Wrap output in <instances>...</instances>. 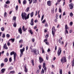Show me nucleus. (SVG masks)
<instances>
[{"label": "nucleus", "instance_id": "864d4df0", "mask_svg": "<svg viewBox=\"0 0 74 74\" xmlns=\"http://www.w3.org/2000/svg\"><path fill=\"white\" fill-rule=\"evenodd\" d=\"M73 30L72 29H71L69 31V33H71L72 32Z\"/></svg>", "mask_w": 74, "mask_h": 74}, {"label": "nucleus", "instance_id": "0eeeda50", "mask_svg": "<svg viewBox=\"0 0 74 74\" xmlns=\"http://www.w3.org/2000/svg\"><path fill=\"white\" fill-rule=\"evenodd\" d=\"M43 69H44V70H45V72H46V71H47V67L45 66V62H44L43 64Z\"/></svg>", "mask_w": 74, "mask_h": 74}, {"label": "nucleus", "instance_id": "cd10ccee", "mask_svg": "<svg viewBox=\"0 0 74 74\" xmlns=\"http://www.w3.org/2000/svg\"><path fill=\"white\" fill-rule=\"evenodd\" d=\"M29 8H30L29 7L27 8L26 10V12H28V11H29Z\"/></svg>", "mask_w": 74, "mask_h": 74}, {"label": "nucleus", "instance_id": "6e6d98bb", "mask_svg": "<svg viewBox=\"0 0 74 74\" xmlns=\"http://www.w3.org/2000/svg\"><path fill=\"white\" fill-rule=\"evenodd\" d=\"M70 25L71 26V25H73V22H71L70 23Z\"/></svg>", "mask_w": 74, "mask_h": 74}, {"label": "nucleus", "instance_id": "423d86ee", "mask_svg": "<svg viewBox=\"0 0 74 74\" xmlns=\"http://www.w3.org/2000/svg\"><path fill=\"white\" fill-rule=\"evenodd\" d=\"M32 52H34L35 55H38L39 53V51L38 50H36L35 49Z\"/></svg>", "mask_w": 74, "mask_h": 74}, {"label": "nucleus", "instance_id": "0e129e2a", "mask_svg": "<svg viewBox=\"0 0 74 74\" xmlns=\"http://www.w3.org/2000/svg\"><path fill=\"white\" fill-rule=\"evenodd\" d=\"M47 41H48V40H47V39H45L44 40V42H47Z\"/></svg>", "mask_w": 74, "mask_h": 74}, {"label": "nucleus", "instance_id": "6ab92c4d", "mask_svg": "<svg viewBox=\"0 0 74 74\" xmlns=\"http://www.w3.org/2000/svg\"><path fill=\"white\" fill-rule=\"evenodd\" d=\"M47 4L48 5H49V6H50V5H51V1H48Z\"/></svg>", "mask_w": 74, "mask_h": 74}, {"label": "nucleus", "instance_id": "5fc2aeb1", "mask_svg": "<svg viewBox=\"0 0 74 74\" xmlns=\"http://www.w3.org/2000/svg\"><path fill=\"white\" fill-rule=\"evenodd\" d=\"M66 4V2H65V1H64L63 3V6H64V4Z\"/></svg>", "mask_w": 74, "mask_h": 74}, {"label": "nucleus", "instance_id": "f257e3e1", "mask_svg": "<svg viewBox=\"0 0 74 74\" xmlns=\"http://www.w3.org/2000/svg\"><path fill=\"white\" fill-rule=\"evenodd\" d=\"M30 15V13L28 14L27 16V14L25 12L22 13L21 14V16L23 20L25 19L26 20L27 19H29V15ZM26 16H27L26 17Z\"/></svg>", "mask_w": 74, "mask_h": 74}, {"label": "nucleus", "instance_id": "3c124183", "mask_svg": "<svg viewBox=\"0 0 74 74\" xmlns=\"http://www.w3.org/2000/svg\"><path fill=\"white\" fill-rule=\"evenodd\" d=\"M7 45L8 46H10V42H8L7 43Z\"/></svg>", "mask_w": 74, "mask_h": 74}, {"label": "nucleus", "instance_id": "7ed1b4c3", "mask_svg": "<svg viewBox=\"0 0 74 74\" xmlns=\"http://www.w3.org/2000/svg\"><path fill=\"white\" fill-rule=\"evenodd\" d=\"M61 62L62 63L66 62H67V60H66V57H63L61 59Z\"/></svg>", "mask_w": 74, "mask_h": 74}, {"label": "nucleus", "instance_id": "f3484780", "mask_svg": "<svg viewBox=\"0 0 74 74\" xmlns=\"http://www.w3.org/2000/svg\"><path fill=\"white\" fill-rule=\"evenodd\" d=\"M65 30H69V27L67 26V25H65Z\"/></svg>", "mask_w": 74, "mask_h": 74}, {"label": "nucleus", "instance_id": "7c9ffc66", "mask_svg": "<svg viewBox=\"0 0 74 74\" xmlns=\"http://www.w3.org/2000/svg\"><path fill=\"white\" fill-rule=\"evenodd\" d=\"M25 73H27V69H26V67H25Z\"/></svg>", "mask_w": 74, "mask_h": 74}, {"label": "nucleus", "instance_id": "680f3d73", "mask_svg": "<svg viewBox=\"0 0 74 74\" xmlns=\"http://www.w3.org/2000/svg\"><path fill=\"white\" fill-rule=\"evenodd\" d=\"M66 15V12H64V13H63V16H64V15Z\"/></svg>", "mask_w": 74, "mask_h": 74}, {"label": "nucleus", "instance_id": "a211bd4d", "mask_svg": "<svg viewBox=\"0 0 74 74\" xmlns=\"http://www.w3.org/2000/svg\"><path fill=\"white\" fill-rule=\"evenodd\" d=\"M34 15V12H32L30 14L31 17H32L33 16V15Z\"/></svg>", "mask_w": 74, "mask_h": 74}, {"label": "nucleus", "instance_id": "ea45409f", "mask_svg": "<svg viewBox=\"0 0 74 74\" xmlns=\"http://www.w3.org/2000/svg\"><path fill=\"white\" fill-rule=\"evenodd\" d=\"M4 61L5 62H7V61H8V59H7V58H5L4 60Z\"/></svg>", "mask_w": 74, "mask_h": 74}, {"label": "nucleus", "instance_id": "473e14b6", "mask_svg": "<svg viewBox=\"0 0 74 74\" xmlns=\"http://www.w3.org/2000/svg\"><path fill=\"white\" fill-rule=\"evenodd\" d=\"M60 74H62V70L61 69L60 70Z\"/></svg>", "mask_w": 74, "mask_h": 74}, {"label": "nucleus", "instance_id": "412c9836", "mask_svg": "<svg viewBox=\"0 0 74 74\" xmlns=\"http://www.w3.org/2000/svg\"><path fill=\"white\" fill-rule=\"evenodd\" d=\"M13 26L14 27H16V22H14V23L13 24Z\"/></svg>", "mask_w": 74, "mask_h": 74}, {"label": "nucleus", "instance_id": "c756f323", "mask_svg": "<svg viewBox=\"0 0 74 74\" xmlns=\"http://www.w3.org/2000/svg\"><path fill=\"white\" fill-rule=\"evenodd\" d=\"M32 65H33V66H34V60H32Z\"/></svg>", "mask_w": 74, "mask_h": 74}, {"label": "nucleus", "instance_id": "c85d7f7f", "mask_svg": "<svg viewBox=\"0 0 74 74\" xmlns=\"http://www.w3.org/2000/svg\"><path fill=\"white\" fill-rule=\"evenodd\" d=\"M58 16H59V14H56V19H58Z\"/></svg>", "mask_w": 74, "mask_h": 74}, {"label": "nucleus", "instance_id": "bf43d9fd", "mask_svg": "<svg viewBox=\"0 0 74 74\" xmlns=\"http://www.w3.org/2000/svg\"><path fill=\"white\" fill-rule=\"evenodd\" d=\"M45 43H46V44H47V45H49V42H46Z\"/></svg>", "mask_w": 74, "mask_h": 74}, {"label": "nucleus", "instance_id": "09e8293b", "mask_svg": "<svg viewBox=\"0 0 74 74\" xmlns=\"http://www.w3.org/2000/svg\"><path fill=\"white\" fill-rule=\"evenodd\" d=\"M4 27H2V28H1V30H2L3 32L4 31Z\"/></svg>", "mask_w": 74, "mask_h": 74}, {"label": "nucleus", "instance_id": "dca6fc26", "mask_svg": "<svg viewBox=\"0 0 74 74\" xmlns=\"http://www.w3.org/2000/svg\"><path fill=\"white\" fill-rule=\"evenodd\" d=\"M39 59L40 61V63H42L43 60V59H42V58H41V57H39Z\"/></svg>", "mask_w": 74, "mask_h": 74}, {"label": "nucleus", "instance_id": "f8f14e48", "mask_svg": "<svg viewBox=\"0 0 74 74\" xmlns=\"http://www.w3.org/2000/svg\"><path fill=\"white\" fill-rule=\"evenodd\" d=\"M25 47H23V49H21L20 50V52L21 53H23L24 51H25Z\"/></svg>", "mask_w": 74, "mask_h": 74}, {"label": "nucleus", "instance_id": "8fccbe9b", "mask_svg": "<svg viewBox=\"0 0 74 74\" xmlns=\"http://www.w3.org/2000/svg\"><path fill=\"white\" fill-rule=\"evenodd\" d=\"M61 1H62V0H58L57 1V3H60Z\"/></svg>", "mask_w": 74, "mask_h": 74}, {"label": "nucleus", "instance_id": "39448f33", "mask_svg": "<svg viewBox=\"0 0 74 74\" xmlns=\"http://www.w3.org/2000/svg\"><path fill=\"white\" fill-rule=\"evenodd\" d=\"M55 32H56L55 28V27L53 26L52 28V34L53 36H55Z\"/></svg>", "mask_w": 74, "mask_h": 74}, {"label": "nucleus", "instance_id": "e433bc0d", "mask_svg": "<svg viewBox=\"0 0 74 74\" xmlns=\"http://www.w3.org/2000/svg\"><path fill=\"white\" fill-rule=\"evenodd\" d=\"M70 16L72 17L73 16V13L71 12L70 14Z\"/></svg>", "mask_w": 74, "mask_h": 74}, {"label": "nucleus", "instance_id": "774afa93", "mask_svg": "<svg viewBox=\"0 0 74 74\" xmlns=\"http://www.w3.org/2000/svg\"><path fill=\"white\" fill-rule=\"evenodd\" d=\"M44 22H45V20H44L42 22V23H44Z\"/></svg>", "mask_w": 74, "mask_h": 74}, {"label": "nucleus", "instance_id": "393cba45", "mask_svg": "<svg viewBox=\"0 0 74 74\" xmlns=\"http://www.w3.org/2000/svg\"><path fill=\"white\" fill-rule=\"evenodd\" d=\"M45 27H48V23H46L45 24Z\"/></svg>", "mask_w": 74, "mask_h": 74}, {"label": "nucleus", "instance_id": "1a4fd4ad", "mask_svg": "<svg viewBox=\"0 0 74 74\" xmlns=\"http://www.w3.org/2000/svg\"><path fill=\"white\" fill-rule=\"evenodd\" d=\"M18 31L19 32L20 34H22V28H21L20 27L18 29Z\"/></svg>", "mask_w": 74, "mask_h": 74}, {"label": "nucleus", "instance_id": "bb28decb", "mask_svg": "<svg viewBox=\"0 0 74 74\" xmlns=\"http://www.w3.org/2000/svg\"><path fill=\"white\" fill-rule=\"evenodd\" d=\"M41 73V74L44 73V70L43 69H42Z\"/></svg>", "mask_w": 74, "mask_h": 74}, {"label": "nucleus", "instance_id": "e2e57ef3", "mask_svg": "<svg viewBox=\"0 0 74 74\" xmlns=\"http://www.w3.org/2000/svg\"><path fill=\"white\" fill-rule=\"evenodd\" d=\"M38 22V21L37 20H36L34 21L35 23H37V22Z\"/></svg>", "mask_w": 74, "mask_h": 74}, {"label": "nucleus", "instance_id": "338daca9", "mask_svg": "<svg viewBox=\"0 0 74 74\" xmlns=\"http://www.w3.org/2000/svg\"><path fill=\"white\" fill-rule=\"evenodd\" d=\"M74 62H72V67H74Z\"/></svg>", "mask_w": 74, "mask_h": 74}, {"label": "nucleus", "instance_id": "c03bdc74", "mask_svg": "<svg viewBox=\"0 0 74 74\" xmlns=\"http://www.w3.org/2000/svg\"><path fill=\"white\" fill-rule=\"evenodd\" d=\"M28 46H27L26 47V51H27V50H28Z\"/></svg>", "mask_w": 74, "mask_h": 74}, {"label": "nucleus", "instance_id": "49530a36", "mask_svg": "<svg viewBox=\"0 0 74 74\" xmlns=\"http://www.w3.org/2000/svg\"><path fill=\"white\" fill-rule=\"evenodd\" d=\"M39 70H41V65H40L39 66Z\"/></svg>", "mask_w": 74, "mask_h": 74}, {"label": "nucleus", "instance_id": "aec40b11", "mask_svg": "<svg viewBox=\"0 0 74 74\" xmlns=\"http://www.w3.org/2000/svg\"><path fill=\"white\" fill-rule=\"evenodd\" d=\"M27 3V1L25 0L23 1V4H25Z\"/></svg>", "mask_w": 74, "mask_h": 74}, {"label": "nucleus", "instance_id": "4be33fe9", "mask_svg": "<svg viewBox=\"0 0 74 74\" xmlns=\"http://www.w3.org/2000/svg\"><path fill=\"white\" fill-rule=\"evenodd\" d=\"M11 40V41H12V42H14V41H15V39L14 38H13V39L12 38L9 40Z\"/></svg>", "mask_w": 74, "mask_h": 74}, {"label": "nucleus", "instance_id": "603ef678", "mask_svg": "<svg viewBox=\"0 0 74 74\" xmlns=\"http://www.w3.org/2000/svg\"><path fill=\"white\" fill-rule=\"evenodd\" d=\"M5 34H3V35L2 37H3V38H4V37H5Z\"/></svg>", "mask_w": 74, "mask_h": 74}, {"label": "nucleus", "instance_id": "2eb2a0df", "mask_svg": "<svg viewBox=\"0 0 74 74\" xmlns=\"http://www.w3.org/2000/svg\"><path fill=\"white\" fill-rule=\"evenodd\" d=\"M5 71V69H2L1 70V73H4V71Z\"/></svg>", "mask_w": 74, "mask_h": 74}, {"label": "nucleus", "instance_id": "9b49d317", "mask_svg": "<svg viewBox=\"0 0 74 74\" xmlns=\"http://www.w3.org/2000/svg\"><path fill=\"white\" fill-rule=\"evenodd\" d=\"M33 46L31 45V46L30 47V49L31 50V52H33V50L35 49H33Z\"/></svg>", "mask_w": 74, "mask_h": 74}, {"label": "nucleus", "instance_id": "69168bd1", "mask_svg": "<svg viewBox=\"0 0 74 74\" xmlns=\"http://www.w3.org/2000/svg\"><path fill=\"white\" fill-rule=\"evenodd\" d=\"M45 37L46 38H48L49 37L48 35H46Z\"/></svg>", "mask_w": 74, "mask_h": 74}, {"label": "nucleus", "instance_id": "f03ea898", "mask_svg": "<svg viewBox=\"0 0 74 74\" xmlns=\"http://www.w3.org/2000/svg\"><path fill=\"white\" fill-rule=\"evenodd\" d=\"M10 55H14V61L16 59V52L14 51H12L10 53Z\"/></svg>", "mask_w": 74, "mask_h": 74}, {"label": "nucleus", "instance_id": "4c0bfd02", "mask_svg": "<svg viewBox=\"0 0 74 74\" xmlns=\"http://www.w3.org/2000/svg\"><path fill=\"white\" fill-rule=\"evenodd\" d=\"M4 63H2L1 64V67H3V66H4Z\"/></svg>", "mask_w": 74, "mask_h": 74}, {"label": "nucleus", "instance_id": "a19ab883", "mask_svg": "<svg viewBox=\"0 0 74 74\" xmlns=\"http://www.w3.org/2000/svg\"><path fill=\"white\" fill-rule=\"evenodd\" d=\"M10 2L9 1H7L5 2L6 4H10Z\"/></svg>", "mask_w": 74, "mask_h": 74}, {"label": "nucleus", "instance_id": "c9c22d12", "mask_svg": "<svg viewBox=\"0 0 74 74\" xmlns=\"http://www.w3.org/2000/svg\"><path fill=\"white\" fill-rule=\"evenodd\" d=\"M44 14H43L42 16L41 19V21H42L43 20V19H44Z\"/></svg>", "mask_w": 74, "mask_h": 74}, {"label": "nucleus", "instance_id": "79ce46f5", "mask_svg": "<svg viewBox=\"0 0 74 74\" xmlns=\"http://www.w3.org/2000/svg\"><path fill=\"white\" fill-rule=\"evenodd\" d=\"M12 69H13V68L12 67H10L8 69V70H12Z\"/></svg>", "mask_w": 74, "mask_h": 74}, {"label": "nucleus", "instance_id": "37998d69", "mask_svg": "<svg viewBox=\"0 0 74 74\" xmlns=\"http://www.w3.org/2000/svg\"><path fill=\"white\" fill-rule=\"evenodd\" d=\"M18 9V6L16 5V10H17Z\"/></svg>", "mask_w": 74, "mask_h": 74}, {"label": "nucleus", "instance_id": "052dcab7", "mask_svg": "<svg viewBox=\"0 0 74 74\" xmlns=\"http://www.w3.org/2000/svg\"><path fill=\"white\" fill-rule=\"evenodd\" d=\"M61 11H62V10L60 9V8H59V12H61Z\"/></svg>", "mask_w": 74, "mask_h": 74}, {"label": "nucleus", "instance_id": "6e6552de", "mask_svg": "<svg viewBox=\"0 0 74 74\" xmlns=\"http://www.w3.org/2000/svg\"><path fill=\"white\" fill-rule=\"evenodd\" d=\"M69 8L71 10H72L73 8V3H70L69 4Z\"/></svg>", "mask_w": 74, "mask_h": 74}, {"label": "nucleus", "instance_id": "2f4dec72", "mask_svg": "<svg viewBox=\"0 0 74 74\" xmlns=\"http://www.w3.org/2000/svg\"><path fill=\"white\" fill-rule=\"evenodd\" d=\"M29 33H31V34H33V32H32V30H29Z\"/></svg>", "mask_w": 74, "mask_h": 74}, {"label": "nucleus", "instance_id": "de8ad7c7", "mask_svg": "<svg viewBox=\"0 0 74 74\" xmlns=\"http://www.w3.org/2000/svg\"><path fill=\"white\" fill-rule=\"evenodd\" d=\"M10 36L9 34H7L6 35V37H10Z\"/></svg>", "mask_w": 74, "mask_h": 74}, {"label": "nucleus", "instance_id": "ddd939ff", "mask_svg": "<svg viewBox=\"0 0 74 74\" xmlns=\"http://www.w3.org/2000/svg\"><path fill=\"white\" fill-rule=\"evenodd\" d=\"M22 29L24 32H25L26 30L27 29V28H25V26H23V27H22Z\"/></svg>", "mask_w": 74, "mask_h": 74}, {"label": "nucleus", "instance_id": "f704fd0d", "mask_svg": "<svg viewBox=\"0 0 74 74\" xmlns=\"http://www.w3.org/2000/svg\"><path fill=\"white\" fill-rule=\"evenodd\" d=\"M23 55V53L21 52V54L20 55V57H22V55Z\"/></svg>", "mask_w": 74, "mask_h": 74}, {"label": "nucleus", "instance_id": "20e7f679", "mask_svg": "<svg viewBox=\"0 0 74 74\" xmlns=\"http://www.w3.org/2000/svg\"><path fill=\"white\" fill-rule=\"evenodd\" d=\"M61 52L62 49H61V48L59 47L58 51V56H59L60 55V54H61Z\"/></svg>", "mask_w": 74, "mask_h": 74}, {"label": "nucleus", "instance_id": "a878e982", "mask_svg": "<svg viewBox=\"0 0 74 74\" xmlns=\"http://www.w3.org/2000/svg\"><path fill=\"white\" fill-rule=\"evenodd\" d=\"M16 17H15V16L13 17V20H14V21H15V22H16Z\"/></svg>", "mask_w": 74, "mask_h": 74}, {"label": "nucleus", "instance_id": "b1692460", "mask_svg": "<svg viewBox=\"0 0 74 74\" xmlns=\"http://www.w3.org/2000/svg\"><path fill=\"white\" fill-rule=\"evenodd\" d=\"M7 16V12H5L4 13V17H5H5H6Z\"/></svg>", "mask_w": 74, "mask_h": 74}, {"label": "nucleus", "instance_id": "13d9d810", "mask_svg": "<svg viewBox=\"0 0 74 74\" xmlns=\"http://www.w3.org/2000/svg\"><path fill=\"white\" fill-rule=\"evenodd\" d=\"M67 42H66V44L64 46V47L65 48L66 47H67Z\"/></svg>", "mask_w": 74, "mask_h": 74}, {"label": "nucleus", "instance_id": "a18cd8bd", "mask_svg": "<svg viewBox=\"0 0 74 74\" xmlns=\"http://www.w3.org/2000/svg\"><path fill=\"white\" fill-rule=\"evenodd\" d=\"M23 41V40L21 39V40H20L19 41V43H21V42H22Z\"/></svg>", "mask_w": 74, "mask_h": 74}, {"label": "nucleus", "instance_id": "9d476101", "mask_svg": "<svg viewBox=\"0 0 74 74\" xmlns=\"http://www.w3.org/2000/svg\"><path fill=\"white\" fill-rule=\"evenodd\" d=\"M33 19L32 18L31 21L30 25L31 26H33L34 25V22H33Z\"/></svg>", "mask_w": 74, "mask_h": 74}, {"label": "nucleus", "instance_id": "58836bf2", "mask_svg": "<svg viewBox=\"0 0 74 74\" xmlns=\"http://www.w3.org/2000/svg\"><path fill=\"white\" fill-rule=\"evenodd\" d=\"M9 60L10 62H11L12 61V58L11 57L10 58H9Z\"/></svg>", "mask_w": 74, "mask_h": 74}, {"label": "nucleus", "instance_id": "4d7b16f0", "mask_svg": "<svg viewBox=\"0 0 74 74\" xmlns=\"http://www.w3.org/2000/svg\"><path fill=\"white\" fill-rule=\"evenodd\" d=\"M39 72H40V71H39V69H38L36 72V73H37L38 74L39 73Z\"/></svg>", "mask_w": 74, "mask_h": 74}, {"label": "nucleus", "instance_id": "72a5a7b5", "mask_svg": "<svg viewBox=\"0 0 74 74\" xmlns=\"http://www.w3.org/2000/svg\"><path fill=\"white\" fill-rule=\"evenodd\" d=\"M37 3V0H33V3Z\"/></svg>", "mask_w": 74, "mask_h": 74}, {"label": "nucleus", "instance_id": "5701e85b", "mask_svg": "<svg viewBox=\"0 0 74 74\" xmlns=\"http://www.w3.org/2000/svg\"><path fill=\"white\" fill-rule=\"evenodd\" d=\"M65 35H66V33H67V34H69V32H68V31H67V30L65 29Z\"/></svg>", "mask_w": 74, "mask_h": 74}, {"label": "nucleus", "instance_id": "4468645a", "mask_svg": "<svg viewBox=\"0 0 74 74\" xmlns=\"http://www.w3.org/2000/svg\"><path fill=\"white\" fill-rule=\"evenodd\" d=\"M3 47L5 49H8V47H7L6 43H5Z\"/></svg>", "mask_w": 74, "mask_h": 74}]
</instances>
